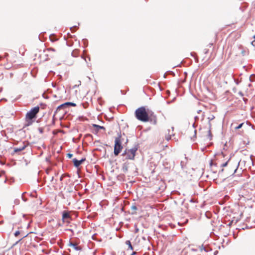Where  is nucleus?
<instances>
[{"label":"nucleus","mask_w":255,"mask_h":255,"mask_svg":"<svg viewBox=\"0 0 255 255\" xmlns=\"http://www.w3.org/2000/svg\"><path fill=\"white\" fill-rule=\"evenodd\" d=\"M135 115L136 119L140 121L147 122L149 120V116L144 107H140L136 110Z\"/></svg>","instance_id":"nucleus-1"},{"label":"nucleus","mask_w":255,"mask_h":255,"mask_svg":"<svg viewBox=\"0 0 255 255\" xmlns=\"http://www.w3.org/2000/svg\"><path fill=\"white\" fill-rule=\"evenodd\" d=\"M39 112V106H36L32 108L27 113L25 118L27 122V126H29L32 123V120L36 118V115Z\"/></svg>","instance_id":"nucleus-2"},{"label":"nucleus","mask_w":255,"mask_h":255,"mask_svg":"<svg viewBox=\"0 0 255 255\" xmlns=\"http://www.w3.org/2000/svg\"><path fill=\"white\" fill-rule=\"evenodd\" d=\"M121 137V135L119 134V136L116 138L115 140L114 153L115 156H118L123 148L120 139Z\"/></svg>","instance_id":"nucleus-3"},{"label":"nucleus","mask_w":255,"mask_h":255,"mask_svg":"<svg viewBox=\"0 0 255 255\" xmlns=\"http://www.w3.org/2000/svg\"><path fill=\"white\" fill-rule=\"evenodd\" d=\"M69 106H71L73 107L76 106V104L72 102H66L64 104H62L59 105L56 109V111L54 112V114L53 115V117L55 116L57 113L59 112L60 110L64 109L63 112L61 113L62 114H65L67 112V109Z\"/></svg>","instance_id":"nucleus-4"},{"label":"nucleus","mask_w":255,"mask_h":255,"mask_svg":"<svg viewBox=\"0 0 255 255\" xmlns=\"http://www.w3.org/2000/svg\"><path fill=\"white\" fill-rule=\"evenodd\" d=\"M139 147L138 144H136L134 146L128 150V156L126 157V159L133 160L135 156V153Z\"/></svg>","instance_id":"nucleus-5"},{"label":"nucleus","mask_w":255,"mask_h":255,"mask_svg":"<svg viewBox=\"0 0 255 255\" xmlns=\"http://www.w3.org/2000/svg\"><path fill=\"white\" fill-rule=\"evenodd\" d=\"M71 220V217L68 211H64L62 212V220L63 222L67 223H70V220Z\"/></svg>","instance_id":"nucleus-6"},{"label":"nucleus","mask_w":255,"mask_h":255,"mask_svg":"<svg viewBox=\"0 0 255 255\" xmlns=\"http://www.w3.org/2000/svg\"><path fill=\"white\" fill-rule=\"evenodd\" d=\"M26 146L27 144H26L24 142H22V145L21 146L13 148V151L11 153V154L14 155L15 153H17L22 151L26 147Z\"/></svg>","instance_id":"nucleus-7"},{"label":"nucleus","mask_w":255,"mask_h":255,"mask_svg":"<svg viewBox=\"0 0 255 255\" xmlns=\"http://www.w3.org/2000/svg\"><path fill=\"white\" fill-rule=\"evenodd\" d=\"M85 160V158H82L80 160H78L76 158H74L73 159V162L74 163V166L76 167V168H78Z\"/></svg>","instance_id":"nucleus-8"},{"label":"nucleus","mask_w":255,"mask_h":255,"mask_svg":"<svg viewBox=\"0 0 255 255\" xmlns=\"http://www.w3.org/2000/svg\"><path fill=\"white\" fill-rule=\"evenodd\" d=\"M231 158H230L228 160H227L226 162H225V163H223L222 164H221L220 165V167L222 168L221 169H220L219 171V173H218V175L219 176H220V175H222V173L224 172V167H226L227 166V165L228 164V163L230 160Z\"/></svg>","instance_id":"nucleus-9"},{"label":"nucleus","mask_w":255,"mask_h":255,"mask_svg":"<svg viewBox=\"0 0 255 255\" xmlns=\"http://www.w3.org/2000/svg\"><path fill=\"white\" fill-rule=\"evenodd\" d=\"M151 123L155 125L156 124V117L153 114H151L149 116V120Z\"/></svg>","instance_id":"nucleus-10"},{"label":"nucleus","mask_w":255,"mask_h":255,"mask_svg":"<svg viewBox=\"0 0 255 255\" xmlns=\"http://www.w3.org/2000/svg\"><path fill=\"white\" fill-rule=\"evenodd\" d=\"M69 246L72 247L76 251H81L82 248L80 246H78L76 244L70 242Z\"/></svg>","instance_id":"nucleus-11"},{"label":"nucleus","mask_w":255,"mask_h":255,"mask_svg":"<svg viewBox=\"0 0 255 255\" xmlns=\"http://www.w3.org/2000/svg\"><path fill=\"white\" fill-rule=\"evenodd\" d=\"M128 169V163H124L122 165V170L124 173H127Z\"/></svg>","instance_id":"nucleus-12"},{"label":"nucleus","mask_w":255,"mask_h":255,"mask_svg":"<svg viewBox=\"0 0 255 255\" xmlns=\"http://www.w3.org/2000/svg\"><path fill=\"white\" fill-rule=\"evenodd\" d=\"M131 209L133 211V212H131L132 215H134L136 213V211L137 210V208L135 205V203L133 204L131 206Z\"/></svg>","instance_id":"nucleus-13"},{"label":"nucleus","mask_w":255,"mask_h":255,"mask_svg":"<svg viewBox=\"0 0 255 255\" xmlns=\"http://www.w3.org/2000/svg\"><path fill=\"white\" fill-rule=\"evenodd\" d=\"M93 126L96 128V131H98L99 130V129H104L105 130V128L103 126H99V125H96V124H93Z\"/></svg>","instance_id":"nucleus-14"},{"label":"nucleus","mask_w":255,"mask_h":255,"mask_svg":"<svg viewBox=\"0 0 255 255\" xmlns=\"http://www.w3.org/2000/svg\"><path fill=\"white\" fill-rule=\"evenodd\" d=\"M79 50L78 49H75L71 53V55L74 57H77L78 56Z\"/></svg>","instance_id":"nucleus-15"},{"label":"nucleus","mask_w":255,"mask_h":255,"mask_svg":"<svg viewBox=\"0 0 255 255\" xmlns=\"http://www.w3.org/2000/svg\"><path fill=\"white\" fill-rule=\"evenodd\" d=\"M126 244L128 246V249L130 250H133V247L131 245L130 242L129 240H128L126 242Z\"/></svg>","instance_id":"nucleus-16"},{"label":"nucleus","mask_w":255,"mask_h":255,"mask_svg":"<svg viewBox=\"0 0 255 255\" xmlns=\"http://www.w3.org/2000/svg\"><path fill=\"white\" fill-rule=\"evenodd\" d=\"M168 135H167L165 136V139L167 140V141H169L170 139H171V135H174V134H170V129H168Z\"/></svg>","instance_id":"nucleus-17"},{"label":"nucleus","mask_w":255,"mask_h":255,"mask_svg":"<svg viewBox=\"0 0 255 255\" xmlns=\"http://www.w3.org/2000/svg\"><path fill=\"white\" fill-rule=\"evenodd\" d=\"M208 137L210 140H211L212 138V133H211L210 128L208 130Z\"/></svg>","instance_id":"nucleus-18"},{"label":"nucleus","mask_w":255,"mask_h":255,"mask_svg":"<svg viewBox=\"0 0 255 255\" xmlns=\"http://www.w3.org/2000/svg\"><path fill=\"white\" fill-rule=\"evenodd\" d=\"M214 118H215V117L213 115H211L210 117H209L208 118V119H209V125L210 128H211V124L210 123V121L213 120V119H214Z\"/></svg>","instance_id":"nucleus-19"},{"label":"nucleus","mask_w":255,"mask_h":255,"mask_svg":"<svg viewBox=\"0 0 255 255\" xmlns=\"http://www.w3.org/2000/svg\"><path fill=\"white\" fill-rule=\"evenodd\" d=\"M200 250L202 251H204L206 252H208V250L206 249L205 247H204V246L202 245L201 246H200Z\"/></svg>","instance_id":"nucleus-20"},{"label":"nucleus","mask_w":255,"mask_h":255,"mask_svg":"<svg viewBox=\"0 0 255 255\" xmlns=\"http://www.w3.org/2000/svg\"><path fill=\"white\" fill-rule=\"evenodd\" d=\"M210 166L211 167H212L213 166H217V164L216 163H214L213 160H211L210 161Z\"/></svg>","instance_id":"nucleus-21"},{"label":"nucleus","mask_w":255,"mask_h":255,"mask_svg":"<svg viewBox=\"0 0 255 255\" xmlns=\"http://www.w3.org/2000/svg\"><path fill=\"white\" fill-rule=\"evenodd\" d=\"M128 149H126L124 152L122 153V156H125L126 157L128 156Z\"/></svg>","instance_id":"nucleus-22"},{"label":"nucleus","mask_w":255,"mask_h":255,"mask_svg":"<svg viewBox=\"0 0 255 255\" xmlns=\"http://www.w3.org/2000/svg\"><path fill=\"white\" fill-rule=\"evenodd\" d=\"M243 125H244V123H242L239 124L237 127H235V128L236 129H240V128H241L243 127Z\"/></svg>","instance_id":"nucleus-23"},{"label":"nucleus","mask_w":255,"mask_h":255,"mask_svg":"<svg viewBox=\"0 0 255 255\" xmlns=\"http://www.w3.org/2000/svg\"><path fill=\"white\" fill-rule=\"evenodd\" d=\"M64 176H68V177H70L69 175V174H62L61 175V176L60 177V181H62L63 180V178Z\"/></svg>","instance_id":"nucleus-24"},{"label":"nucleus","mask_w":255,"mask_h":255,"mask_svg":"<svg viewBox=\"0 0 255 255\" xmlns=\"http://www.w3.org/2000/svg\"><path fill=\"white\" fill-rule=\"evenodd\" d=\"M77 26H74L71 27H70V30L72 32H74V31L77 29Z\"/></svg>","instance_id":"nucleus-25"},{"label":"nucleus","mask_w":255,"mask_h":255,"mask_svg":"<svg viewBox=\"0 0 255 255\" xmlns=\"http://www.w3.org/2000/svg\"><path fill=\"white\" fill-rule=\"evenodd\" d=\"M19 202H20V201L19 199H16L14 200V203L15 204V205H18L19 204Z\"/></svg>","instance_id":"nucleus-26"},{"label":"nucleus","mask_w":255,"mask_h":255,"mask_svg":"<svg viewBox=\"0 0 255 255\" xmlns=\"http://www.w3.org/2000/svg\"><path fill=\"white\" fill-rule=\"evenodd\" d=\"M25 193V192H24L22 193V195H21V199L22 200L24 201V202H26L27 201V199L26 198H24V197L23 196V195Z\"/></svg>","instance_id":"nucleus-27"},{"label":"nucleus","mask_w":255,"mask_h":255,"mask_svg":"<svg viewBox=\"0 0 255 255\" xmlns=\"http://www.w3.org/2000/svg\"><path fill=\"white\" fill-rule=\"evenodd\" d=\"M73 156V154L70 153H68L67 154V157L69 158H71Z\"/></svg>","instance_id":"nucleus-28"},{"label":"nucleus","mask_w":255,"mask_h":255,"mask_svg":"<svg viewBox=\"0 0 255 255\" xmlns=\"http://www.w3.org/2000/svg\"><path fill=\"white\" fill-rule=\"evenodd\" d=\"M20 234V232L19 231H16L15 233H14V236L15 237H17Z\"/></svg>","instance_id":"nucleus-29"},{"label":"nucleus","mask_w":255,"mask_h":255,"mask_svg":"<svg viewBox=\"0 0 255 255\" xmlns=\"http://www.w3.org/2000/svg\"><path fill=\"white\" fill-rule=\"evenodd\" d=\"M26 236H24L23 238H21L20 240H19L18 241H17L14 245L13 246H15L16 245H17L20 241H21L22 240L23 238H24V237H25Z\"/></svg>","instance_id":"nucleus-30"},{"label":"nucleus","mask_w":255,"mask_h":255,"mask_svg":"<svg viewBox=\"0 0 255 255\" xmlns=\"http://www.w3.org/2000/svg\"><path fill=\"white\" fill-rule=\"evenodd\" d=\"M239 164H240V162H238L237 166V168L234 170V171L233 173H232V174H234V173H235L236 172V171H237V170L238 169V167L239 166Z\"/></svg>","instance_id":"nucleus-31"},{"label":"nucleus","mask_w":255,"mask_h":255,"mask_svg":"<svg viewBox=\"0 0 255 255\" xmlns=\"http://www.w3.org/2000/svg\"><path fill=\"white\" fill-rule=\"evenodd\" d=\"M238 94L241 96V97H243L244 96V94L242 92V91H240L239 93H238Z\"/></svg>","instance_id":"nucleus-32"},{"label":"nucleus","mask_w":255,"mask_h":255,"mask_svg":"<svg viewBox=\"0 0 255 255\" xmlns=\"http://www.w3.org/2000/svg\"><path fill=\"white\" fill-rule=\"evenodd\" d=\"M208 51H209V50H208V49H205L204 50V53H205V54H207V53H208Z\"/></svg>","instance_id":"nucleus-33"},{"label":"nucleus","mask_w":255,"mask_h":255,"mask_svg":"<svg viewBox=\"0 0 255 255\" xmlns=\"http://www.w3.org/2000/svg\"><path fill=\"white\" fill-rule=\"evenodd\" d=\"M252 77H255V75L254 74H252L250 77V81H253L252 79Z\"/></svg>","instance_id":"nucleus-34"},{"label":"nucleus","mask_w":255,"mask_h":255,"mask_svg":"<svg viewBox=\"0 0 255 255\" xmlns=\"http://www.w3.org/2000/svg\"><path fill=\"white\" fill-rule=\"evenodd\" d=\"M42 96L45 99H48V97L47 96H46L44 93L42 94Z\"/></svg>","instance_id":"nucleus-35"},{"label":"nucleus","mask_w":255,"mask_h":255,"mask_svg":"<svg viewBox=\"0 0 255 255\" xmlns=\"http://www.w3.org/2000/svg\"><path fill=\"white\" fill-rule=\"evenodd\" d=\"M48 51H55V49L53 48H49L48 49Z\"/></svg>","instance_id":"nucleus-36"},{"label":"nucleus","mask_w":255,"mask_h":255,"mask_svg":"<svg viewBox=\"0 0 255 255\" xmlns=\"http://www.w3.org/2000/svg\"><path fill=\"white\" fill-rule=\"evenodd\" d=\"M63 111H64V109H63L62 110H60V111L59 112H58V113H59L61 115H63L64 114H61V113L62 112H63ZM56 114H57V113Z\"/></svg>","instance_id":"nucleus-37"},{"label":"nucleus","mask_w":255,"mask_h":255,"mask_svg":"<svg viewBox=\"0 0 255 255\" xmlns=\"http://www.w3.org/2000/svg\"><path fill=\"white\" fill-rule=\"evenodd\" d=\"M81 58H82V59H84L85 60V62H87L86 58V57H85V56H84L83 55H82V56H81Z\"/></svg>","instance_id":"nucleus-38"},{"label":"nucleus","mask_w":255,"mask_h":255,"mask_svg":"<svg viewBox=\"0 0 255 255\" xmlns=\"http://www.w3.org/2000/svg\"><path fill=\"white\" fill-rule=\"evenodd\" d=\"M243 101L245 102V103H246L248 101V99L245 98H243Z\"/></svg>","instance_id":"nucleus-39"},{"label":"nucleus","mask_w":255,"mask_h":255,"mask_svg":"<svg viewBox=\"0 0 255 255\" xmlns=\"http://www.w3.org/2000/svg\"><path fill=\"white\" fill-rule=\"evenodd\" d=\"M252 44L254 46H255V40H254L252 42Z\"/></svg>","instance_id":"nucleus-40"},{"label":"nucleus","mask_w":255,"mask_h":255,"mask_svg":"<svg viewBox=\"0 0 255 255\" xmlns=\"http://www.w3.org/2000/svg\"><path fill=\"white\" fill-rule=\"evenodd\" d=\"M234 80L236 84L238 85L239 84V82L237 79H235Z\"/></svg>","instance_id":"nucleus-41"},{"label":"nucleus","mask_w":255,"mask_h":255,"mask_svg":"<svg viewBox=\"0 0 255 255\" xmlns=\"http://www.w3.org/2000/svg\"><path fill=\"white\" fill-rule=\"evenodd\" d=\"M194 119H195V121H196L199 120V117L198 116H195Z\"/></svg>","instance_id":"nucleus-42"},{"label":"nucleus","mask_w":255,"mask_h":255,"mask_svg":"<svg viewBox=\"0 0 255 255\" xmlns=\"http://www.w3.org/2000/svg\"><path fill=\"white\" fill-rule=\"evenodd\" d=\"M52 86L53 87H56V84H55L54 83H52Z\"/></svg>","instance_id":"nucleus-43"},{"label":"nucleus","mask_w":255,"mask_h":255,"mask_svg":"<svg viewBox=\"0 0 255 255\" xmlns=\"http://www.w3.org/2000/svg\"><path fill=\"white\" fill-rule=\"evenodd\" d=\"M180 164H181L182 168H183V161H181L180 163Z\"/></svg>","instance_id":"nucleus-44"},{"label":"nucleus","mask_w":255,"mask_h":255,"mask_svg":"<svg viewBox=\"0 0 255 255\" xmlns=\"http://www.w3.org/2000/svg\"><path fill=\"white\" fill-rule=\"evenodd\" d=\"M135 254H136V252H133L132 253V254H131L130 255H135Z\"/></svg>","instance_id":"nucleus-45"},{"label":"nucleus","mask_w":255,"mask_h":255,"mask_svg":"<svg viewBox=\"0 0 255 255\" xmlns=\"http://www.w3.org/2000/svg\"><path fill=\"white\" fill-rule=\"evenodd\" d=\"M135 230V233H137V232H138V231H139V230H138V228H136Z\"/></svg>","instance_id":"nucleus-46"},{"label":"nucleus","mask_w":255,"mask_h":255,"mask_svg":"<svg viewBox=\"0 0 255 255\" xmlns=\"http://www.w3.org/2000/svg\"><path fill=\"white\" fill-rule=\"evenodd\" d=\"M67 230H68V231H71V232H73V230L72 229H68Z\"/></svg>","instance_id":"nucleus-47"},{"label":"nucleus","mask_w":255,"mask_h":255,"mask_svg":"<svg viewBox=\"0 0 255 255\" xmlns=\"http://www.w3.org/2000/svg\"><path fill=\"white\" fill-rule=\"evenodd\" d=\"M53 180H54V177H51V182H52V181H53Z\"/></svg>","instance_id":"nucleus-48"},{"label":"nucleus","mask_w":255,"mask_h":255,"mask_svg":"<svg viewBox=\"0 0 255 255\" xmlns=\"http://www.w3.org/2000/svg\"><path fill=\"white\" fill-rule=\"evenodd\" d=\"M201 111H202L201 110H199V111H197V113L198 114H200L201 112Z\"/></svg>","instance_id":"nucleus-49"},{"label":"nucleus","mask_w":255,"mask_h":255,"mask_svg":"<svg viewBox=\"0 0 255 255\" xmlns=\"http://www.w3.org/2000/svg\"><path fill=\"white\" fill-rule=\"evenodd\" d=\"M192 126H193V128H195V123H194V124H193Z\"/></svg>","instance_id":"nucleus-50"},{"label":"nucleus","mask_w":255,"mask_h":255,"mask_svg":"<svg viewBox=\"0 0 255 255\" xmlns=\"http://www.w3.org/2000/svg\"><path fill=\"white\" fill-rule=\"evenodd\" d=\"M88 60H89V61H90V57L89 56H88Z\"/></svg>","instance_id":"nucleus-51"},{"label":"nucleus","mask_w":255,"mask_h":255,"mask_svg":"<svg viewBox=\"0 0 255 255\" xmlns=\"http://www.w3.org/2000/svg\"><path fill=\"white\" fill-rule=\"evenodd\" d=\"M7 55H8V54H7V53H5V55H4V56H5V57H6V56H7Z\"/></svg>","instance_id":"nucleus-52"},{"label":"nucleus","mask_w":255,"mask_h":255,"mask_svg":"<svg viewBox=\"0 0 255 255\" xmlns=\"http://www.w3.org/2000/svg\"><path fill=\"white\" fill-rule=\"evenodd\" d=\"M39 131H40V132H42V129H39Z\"/></svg>","instance_id":"nucleus-53"},{"label":"nucleus","mask_w":255,"mask_h":255,"mask_svg":"<svg viewBox=\"0 0 255 255\" xmlns=\"http://www.w3.org/2000/svg\"><path fill=\"white\" fill-rule=\"evenodd\" d=\"M232 222H233V221H232V222H231L229 224V226H231V225L232 224Z\"/></svg>","instance_id":"nucleus-54"},{"label":"nucleus","mask_w":255,"mask_h":255,"mask_svg":"<svg viewBox=\"0 0 255 255\" xmlns=\"http://www.w3.org/2000/svg\"><path fill=\"white\" fill-rule=\"evenodd\" d=\"M83 40L84 42H85V41H87V39H83Z\"/></svg>","instance_id":"nucleus-55"},{"label":"nucleus","mask_w":255,"mask_h":255,"mask_svg":"<svg viewBox=\"0 0 255 255\" xmlns=\"http://www.w3.org/2000/svg\"><path fill=\"white\" fill-rule=\"evenodd\" d=\"M2 58V57L1 56H0V60Z\"/></svg>","instance_id":"nucleus-56"},{"label":"nucleus","mask_w":255,"mask_h":255,"mask_svg":"<svg viewBox=\"0 0 255 255\" xmlns=\"http://www.w3.org/2000/svg\"><path fill=\"white\" fill-rule=\"evenodd\" d=\"M251 84H250L249 85V87H251Z\"/></svg>","instance_id":"nucleus-57"},{"label":"nucleus","mask_w":255,"mask_h":255,"mask_svg":"<svg viewBox=\"0 0 255 255\" xmlns=\"http://www.w3.org/2000/svg\"><path fill=\"white\" fill-rule=\"evenodd\" d=\"M173 129H174V128H173V127H172V131L173 130Z\"/></svg>","instance_id":"nucleus-58"},{"label":"nucleus","mask_w":255,"mask_h":255,"mask_svg":"<svg viewBox=\"0 0 255 255\" xmlns=\"http://www.w3.org/2000/svg\"><path fill=\"white\" fill-rule=\"evenodd\" d=\"M62 197H63V198H64V196L63 195H62Z\"/></svg>","instance_id":"nucleus-59"}]
</instances>
